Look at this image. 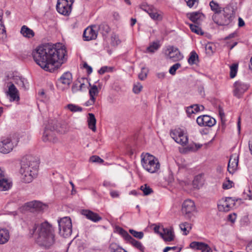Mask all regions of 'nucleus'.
<instances>
[{
  "instance_id": "f257e3e1",
  "label": "nucleus",
  "mask_w": 252,
  "mask_h": 252,
  "mask_svg": "<svg viewBox=\"0 0 252 252\" xmlns=\"http://www.w3.org/2000/svg\"><path fill=\"white\" fill-rule=\"evenodd\" d=\"M65 47L62 44H44L38 46L32 52L35 62L45 71L52 72L66 60Z\"/></svg>"
},
{
  "instance_id": "f03ea898",
  "label": "nucleus",
  "mask_w": 252,
  "mask_h": 252,
  "mask_svg": "<svg viewBox=\"0 0 252 252\" xmlns=\"http://www.w3.org/2000/svg\"><path fill=\"white\" fill-rule=\"evenodd\" d=\"M30 234L34 237L36 243L40 247L49 249L55 243V234L52 225L47 221L40 224L35 223L30 230Z\"/></svg>"
},
{
  "instance_id": "7ed1b4c3",
  "label": "nucleus",
  "mask_w": 252,
  "mask_h": 252,
  "mask_svg": "<svg viewBox=\"0 0 252 252\" xmlns=\"http://www.w3.org/2000/svg\"><path fill=\"white\" fill-rule=\"evenodd\" d=\"M39 162L35 157L28 155L24 157L21 161L20 173L22 181L25 183H31L38 174Z\"/></svg>"
},
{
  "instance_id": "20e7f679",
  "label": "nucleus",
  "mask_w": 252,
  "mask_h": 252,
  "mask_svg": "<svg viewBox=\"0 0 252 252\" xmlns=\"http://www.w3.org/2000/svg\"><path fill=\"white\" fill-rule=\"evenodd\" d=\"M235 11L233 6L228 5L223 9V13L213 14L212 19L214 22L219 26H227L233 20Z\"/></svg>"
},
{
  "instance_id": "39448f33",
  "label": "nucleus",
  "mask_w": 252,
  "mask_h": 252,
  "mask_svg": "<svg viewBox=\"0 0 252 252\" xmlns=\"http://www.w3.org/2000/svg\"><path fill=\"white\" fill-rule=\"evenodd\" d=\"M53 123L49 124L46 126L42 136V140L44 142H50L56 143L58 141V139L56 136L55 132L60 134H65L68 131V129L66 127H56L54 126H52Z\"/></svg>"
},
{
  "instance_id": "423d86ee",
  "label": "nucleus",
  "mask_w": 252,
  "mask_h": 252,
  "mask_svg": "<svg viewBox=\"0 0 252 252\" xmlns=\"http://www.w3.org/2000/svg\"><path fill=\"white\" fill-rule=\"evenodd\" d=\"M141 164L146 170L152 173L157 172L160 168L158 159L148 153L143 156Z\"/></svg>"
},
{
  "instance_id": "0eeeda50",
  "label": "nucleus",
  "mask_w": 252,
  "mask_h": 252,
  "mask_svg": "<svg viewBox=\"0 0 252 252\" xmlns=\"http://www.w3.org/2000/svg\"><path fill=\"white\" fill-rule=\"evenodd\" d=\"M170 134L176 142L182 146L186 145L188 143L187 133L183 129L180 127H176L171 129Z\"/></svg>"
},
{
  "instance_id": "6e6552de",
  "label": "nucleus",
  "mask_w": 252,
  "mask_h": 252,
  "mask_svg": "<svg viewBox=\"0 0 252 252\" xmlns=\"http://www.w3.org/2000/svg\"><path fill=\"white\" fill-rule=\"evenodd\" d=\"M59 233L64 237L69 236L72 233V223L68 217H64L58 220Z\"/></svg>"
},
{
  "instance_id": "1a4fd4ad",
  "label": "nucleus",
  "mask_w": 252,
  "mask_h": 252,
  "mask_svg": "<svg viewBox=\"0 0 252 252\" xmlns=\"http://www.w3.org/2000/svg\"><path fill=\"white\" fill-rule=\"evenodd\" d=\"M18 141L11 137L4 138L0 142V152L7 154L10 152L17 144Z\"/></svg>"
},
{
  "instance_id": "9d476101",
  "label": "nucleus",
  "mask_w": 252,
  "mask_h": 252,
  "mask_svg": "<svg viewBox=\"0 0 252 252\" xmlns=\"http://www.w3.org/2000/svg\"><path fill=\"white\" fill-rule=\"evenodd\" d=\"M73 0H58L57 10L63 15H68L72 9Z\"/></svg>"
},
{
  "instance_id": "9b49d317",
  "label": "nucleus",
  "mask_w": 252,
  "mask_h": 252,
  "mask_svg": "<svg viewBox=\"0 0 252 252\" xmlns=\"http://www.w3.org/2000/svg\"><path fill=\"white\" fill-rule=\"evenodd\" d=\"M181 211L186 217L190 218L193 213L196 212L194 202L190 199L185 200L182 205Z\"/></svg>"
},
{
  "instance_id": "f8f14e48",
  "label": "nucleus",
  "mask_w": 252,
  "mask_h": 252,
  "mask_svg": "<svg viewBox=\"0 0 252 252\" xmlns=\"http://www.w3.org/2000/svg\"><path fill=\"white\" fill-rule=\"evenodd\" d=\"M167 59H169L173 62H177L183 59V56L181 53L179 49L173 46H169L165 52Z\"/></svg>"
},
{
  "instance_id": "ddd939ff",
  "label": "nucleus",
  "mask_w": 252,
  "mask_h": 252,
  "mask_svg": "<svg viewBox=\"0 0 252 252\" xmlns=\"http://www.w3.org/2000/svg\"><path fill=\"white\" fill-rule=\"evenodd\" d=\"M23 208L25 210L34 212L43 210L46 208V205L40 201L34 200L25 203Z\"/></svg>"
},
{
  "instance_id": "4468645a",
  "label": "nucleus",
  "mask_w": 252,
  "mask_h": 252,
  "mask_svg": "<svg viewBox=\"0 0 252 252\" xmlns=\"http://www.w3.org/2000/svg\"><path fill=\"white\" fill-rule=\"evenodd\" d=\"M235 200L232 197H226L220 201L218 205L220 211L228 212L234 205Z\"/></svg>"
},
{
  "instance_id": "2eb2a0df",
  "label": "nucleus",
  "mask_w": 252,
  "mask_h": 252,
  "mask_svg": "<svg viewBox=\"0 0 252 252\" xmlns=\"http://www.w3.org/2000/svg\"><path fill=\"white\" fill-rule=\"evenodd\" d=\"M97 25H93L87 28L84 32L83 37L87 41L95 39L97 35Z\"/></svg>"
},
{
  "instance_id": "dca6fc26",
  "label": "nucleus",
  "mask_w": 252,
  "mask_h": 252,
  "mask_svg": "<svg viewBox=\"0 0 252 252\" xmlns=\"http://www.w3.org/2000/svg\"><path fill=\"white\" fill-rule=\"evenodd\" d=\"M234 89L233 90L234 95L238 98L241 95L248 89L249 86L241 81H236L234 84Z\"/></svg>"
},
{
  "instance_id": "f3484780",
  "label": "nucleus",
  "mask_w": 252,
  "mask_h": 252,
  "mask_svg": "<svg viewBox=\"0 0 252 252\" xmlns=\"http://www.w3.org/2000/svg\"><path fill=\"white\" fill-rule=\"evenodd\" d=\"M196 122L200 126L211 127L215 124L216 120L208 115H203L197 118Z\"/></svg>"
},
{
  "instance_id": "a211bd4d",
  "label": "nucleus",
  "mask_w": 252,
  "mask_h": 252,
  "mask_svg": "<svg viewBox=\"0 0 252 252\" xmlns=\"http://www.w3.org/2000/svg\"><path fill=\"white\" fill-rule=\"evenodd\" d=\"M239 157L237 154L232 155L229 158L227 170L230 173H233L237 169Z\"/></svg>"
},
{
  "instance_id": "6ab92c4d",
  "label": "nucleus",
  "mask_w": 252,
  "mask_h": 252,
  "mask_svg": "<svg viewBox=\"0 0 252 252\" xmlns=\"http://www.w3.org/2000/svg\"><path fill=\"white\" fill-rule=\"evenodd\" d=\"M189 246L192 249L201 250L202 252H212L209 245L203 242H192Z\"/></svg>"
},
{
  "instance_id": "aec40b11",
  "label": "nucleus",
  "mask_w": 252,
  "mask_h": 252,
  "mask_svg": "<svg viewBox=\"0 0 252 252\" xmlns=\"http://www.w3.org/2000/svg\"><path fill=\"white\" fill-rule=\"evenodd\" d=\"M160 236L165 242H171L174 240L175 235L172 228H162V231L160 232Z\"/></svg>"
},
{
  "instance_id": "412c9836",
  "label": "nucleus",
  "mask_w": 252,
  "mask_h": 252,
  "mask_svg": "<svg viewBox=\"0 0 252 252\" xmlns=\"http://www.w3.org/2000/svg\"><path fill=\"white\" fill-rule=\"evenodd\" d=\"M187 16L190 21L197 24H199L205 18L204 15L199 12L188 13Z\"/></svg>"
},
{
  "instance_id": "4be33fe9",
  "label": "nucleus",
  "mask_w": 252,
  "mask_h": 252,
  "mask_svg": "<svg viewBox=\"0 0 252 252\" xmlns=\"http://www.w3.org/2000/svg\"><path fill=\"white\" fill-rule=\"evenodd\" d=\"M11 186V183L5 177L4 172L0 168V190H7Z\"/></svg>"
},
{
  "instance_id": "5701e85b",
  "label": "nucleus",
  "mask_w": 252,
  "mask_h": 252,
  "mask_svg": "<svg viewBox=\"0 0 252 252\" xmlns=\"http://www.w3.org/2000/svg\"><path fill=\"white\" fill-rule=\"evenodd\" d=\"M141 8L147 12L150 17L154 20H161L162 18V15L159 14L158 11L154 7H148L146 9Z\"/></svg>"
},
{
  "instance_id": "b1692460",
  "label": "nucleus",
  "mask_w": 252,
  "mask_h": 252,
  "mask_svg": "<svg viewBox=\"0 0 252 252\" xmlns=\"http://www.w3.org/2000/svg\"><path fill=\"white\" fill-rule=\"evenodd\" d=\"M82 214L88 219L94 222H97L102 220V218L99 216L98 214L94 213L90 210H83Z\"/></svg>"
},
{
  "instance_id": "393cba45",
  "label": "nucleus",
  "mask_w": 252,
  "mask_h": 252,
  "mask_svg": "<svg viewBox=\"0 0 252 252\" xmlns=\"http://www.w3.org/2000/svg\"><path fill=\"white\" fill-rule=\"evenodd\" d=\"M72 81V74L69 72L64 73L58 80V83H62L67 87L71 84Z\"/></svg>"
},
{
  "instance_id": "a878e982",
  "label": "nucleus",
  "mask_w": 252,
  "mask_h": 252,
  "mask_svg": "<svg viewBox=\"0 0 252 252\" xmlns=\"http://www.w3.org/2000/svg\"><path fill=\"white\" fill-rule=\"evenodd\" d=\"M8 94L10 96V101H18L19 100L18 91L13 84H11L9 86Z\"/></svg>"
},
{
  "instance_id": "bb28decb",
  "label": "nucleus",
  "mask_w": 252,
  "mask_h": 252,
  "mask_svg": "<svg viewBox=\"0 0 252 252\" xmlns=\"http://www.w3.org/2000/svg\"><path fill=\"white\" fill-rule=\"evenodd\" d=\"M10 238L9 231L6 228H0V244L6 243Z\"/></svg>"
},
{
  "instance_id": "cd10ccee",
  "label": "nucleus",
  "mask_w": 252,
  "mask_h": 252,
  "mask_svg": "<svg viewBox=\"0 0 252 252\" xmlns=\"http://www.w3.org/2000/svg\"><path fill=\"white\" fill-rule=\"evenodd\" d=\"M88 117L87 119V122L88 124V127L93 131L95 132L96 131V119L94 114L89 113Z\"/></svg>"
},
{
  "instance_id": "c85d7f7f",
  "label": "nucleus",
  "mask_w": 252,
  "mask_h": 252,
  "mask_svg": "<svg viewBox=\"0 0 252 252\" xmlns=\"http://www.w3.org/2000/svg\"><path fill=\"white\" fill-rule=\"evenodd\" d=\"M20 32L24 37L29 38L33 37L34 35L33 31L26 26L22 27Z\"/></svg>"
},
{
  "instance_id": "c756f323",
  "label": "nucleus",
  "mask_w": 252,
  "mask_h": 252,
  "mask_svg": "<svg viewBox=\"0 0 252 252\" xmlns=\"http://www.w3.org/2000/svg\"><path fill=\"white\" fill-rule=\"evenodd\" d=\"M211 9L214 12V14H219L221 11V7L220 4L214 0H212L209 3Z\"/></svg>"
},
{
  "instance_id": "7c9ffc66",
  "label": "nucleus",
  "mask_w": 252,
  "mask_h": 252,
  "mask_svg": "<svg viewBox=\"0 0 252 252\" xmlns=\"http://www.w3.org/2000/svg\"><path fill=\"white\" fill-rule=\"evenodd\" d=\"M188 62L190 65L196 64L198 62V56L194 51L190 52Z\"/></svg>"
},
{
  "instance_id": "2f4dec72",
  "label": "nucleus",
  "mask_w": 252,
  "mask_h": 252,
  "mask_svg": "<svg viewBox=\"0 0 252 252\" xmlns=\"http://www.w3.org/2000/svg\"><path fill=\"white\" fill-rule=\"evenodd\" d=\"M110 28L108 25L103 23L97 26V30L103 35L107 34L110 32Z\"/></svg>"
},
{
  "instance_id": "473e14b6",
  "label": "nucleus",
  "mask_w": 252,
  "mask_h": 252,
  "mask_svg": "<svg viewBox=\"0 0 252 252\" xmlns=\"http://www.w3.org/2000/svg\"><path fill=\"white\" fill-rule=\"evenodd\" d=\"M180 228L184 232V234L187 235L191 229L190 223L185 222L180 224Z\"/></svg>"
},
{
  "instance_id": "72a5a7b5",
  "label": "nucleus",
  "mask_w": 252,
  "mask_h": 252,
  "mask_svg": "<svg viewBox=\"0 0 252 252\" xmlns=\"http://www.w3.org/2000/svg\"><path fill=\"white\" fill-rule=\"evenodd\" d=\"M160 44L158 41L154 42L147 48L146 50L148 53H154L156 51L158 50Z\"/></svg>"
},
{
  "instance_id": "f704fd0d",
  "label": "nucleus",
  "mask_w": 252,
  "mask_h": 252,
  "mask_svg": "<svg viewBox=\"0 0 252 252\" xmlns=\"http://www.w3.org/2000/svg\"><path fill=\"white\" fill-rule=\"evenodd\" d=\"M90 88L89 89L90 97L95 98L98 95L99 90L96 85L91 86L90 84Z\"/></svg>"
},
{
  "instance_id": "c9c22d12",
  "label": "nucleus",
  "mask_w": 252,
  "mask_h": 252,
  "mask_svg": "<svg viewBox=\"0 0 252 252\" xmlns=\"http://www.w3.org/2000/svg\"><path fill=\"white\" fill-rule=\"evenodd\" d=\"M14 82L19 87H21L24 90L27 89L26 84H25V80L24 78L20 77H16L13 79Z\"/></svg>"
},
{
  "instance_id": "e433bc0d",
  "label": "nucleus",
  "mask_w": 252,
  "mask_h": 252,
  "mask_svg": "<svg viewBox=\"0 0 252 252\" xmlns=\"http://www.w3.org/2000/svg\"><path fill=\"white\" fill-rule=\"evenodd\" d=\"M65 108L68 109L72 112H81L83 110L81 107H80L77 105L74 104H68L65 107Z\"/></svg>"
},
{
  "instance_id": "4c0bfd02",
  "label": "nucleus",
  "mask_w": 252,
  "mask_h": 252,
  "mask_svg": "<svg viewBox=\"0 0 252 252\" xmlns=\"http://www.w3.org/2000/svg\"><path fill=\"white\" fill-rule=\"evenodd\" d=\"M119 233L123 236V237L127 242H129L133 238L126 230L122 228H119L118 229Z\"/></svg>"
},
{
  "instance_id": "58836bf2",
  "label": "nucleus",
  "mask_w": 252,
  "mask_h": 252,
  "mask_svg": "<svg viewBox=\"0 0 252 252\" xmlns=\"http://www.w3.org/2000/svg\"><path fill=\"white\" fill-rule=\"evenodd\" d=\"M140 189L143 191L144 195H148L153 192L152 189L147 184L141 186Z\"/></svg>"
},
{
  "instance_id": "ea45409f",
  "label": "nucleus",
  "mask_w": 252,
  "mask_h": 252,
  "mask_svg": "<svg viewBox=\"0 0 252 252\" xmlns=\"http://www.w3.org/2000/svg\"><path fill=\"white\" fill-rule=\"evenodd\" d=\"M238 65L237 63H233L230 66V77L231 78L235 77L238 71Z\"/></svg>"
},
{
  "instance_id": "a19ab883",
  "label": "nucleus",
  "mask_w": 252,
  "mask_h": 252,
  "mask_svg": "<svg viewBox=\"0 0 252 252\" xmlns=\"http://www.w3.org/2000/svg\"><path fill=\"white\" fill-rule=\"evenodd\" d=\"M129 243H130L134 247L139 249L141 251H144V247H143L141 243L135 240L134 238H132Z\"/></svg>"
},
{
  "instance_id": "79ce46f5",
  "label": "nucleus",
  "mask_w": 252,
  "mask_h": 252,
  "mask_svg": "<svg viewBox=\"0 0 252 252\" xmlns=\"http://www.w3.org/2000/svg\"><path fill=\"white\" fill-rule=\"evenodd\" d=\"M189 27H190V29L191 30V31L194 32V33H196L198 34H203V32H202V30L198 26L196 25H194V24H189Z\"/></svg>"
},
{
  "instance_id": "37998d69",
  "label": "nucleus",
  "mask_w": 252,
  "mask_h": 252,
  "mask_svg": "<svg viewBox=\"0 0 252 252\" xmlns=\"http://www.w3.org/2000/svg\"><path fill=\"white\" fill-rule=\"evenodd\" d=\"M148 72V70L147 68L145 67H142L141 68L140 73L138 74L139 79L141 80H145L147 78Z\"/></svg>"
},
{
  "instance_id": "c03bdc74",
  "label": "nucleus",
  "mask_w": 252,
  "mask_h": 252,
  "mask_svg": "<svg viewBox=\"0 0 252 252\" xmlns=\"http://www.w3.org/2000/svg\"><path fill=\"white\" fill-rule=\"evenodd\" d=\"M129 233L132 235L134 237L141 239H142L144 236V234L142 232L140 231H136L133 229H129Z\"/></svg>"
},
{
  "instance_id": "a18cd8bd",
  "label": "nucleus",
  "mask_w": 252,
  "mask_h": 252,
  "mask_svg": "<svg viewBox=\"0 0 252 252\" xmlns=\"http://www.w3.org/2000/svg\"><path fill=\"white\" fill-rule=\"evenodd\" d=\"M143 88V86L141 83L136 82L134 84L133 87V92L136 94H139Z\"/></svg>"
},
{
  "instance_id": "49530a36",
  "label": "nucleus",
  "mask_w": 252,
  "mask_h": 252,
  "mask_svg": "<svg viewBox=\"0 0 252 252\" xmlns=\"http://www.w3.org/2000/svg\"><path fill=\"white\" fill-rule=\"evenodd\" d=\"M181 66V64L180 63H176L171 66L169 70V72L172 75L176 74V70Z\"/></svg>"
},
{
  "instance_id": "de8ad7c7",
  "label": "nucleus",
  "mask_w": 252,
  "mask_h": 252,
  "mask_svg": "<svg viewBox=\"0 0 252 252\" xmlns=\"http://www.w3.org/2000/svg\"><path fill=\"white\" fill-rule=\"evenodd\" d=\"M185 1L187 5L190 8L193 6H197L199 2V0H185Z\"/></svg>"
},
{
  "instance_id": "09e8293b",
  "label": "nucleus",
  "mask_w": 252,
  "mask_h": 252,
  "mask_svg": "<svg viewBox=\"0 0 252 252\" xmlns=\"http://www.w3.org/2000/svg\"><path fill=\"white\" fill-rule=\"evenodd\" d=\"M90 161L92 162H98V163H102L103 162V160L97 156H92L90 158Z\"/></svg>"
},
{
  "instance_id": "8fccbe9b",
  "label": "nucleus",
  "mask_w": 252,
  "mask_h": 252,
  "mask_svg": "<svg viewBox=\"0 0 252 252\" xmlns=\"http://www.w3.org/2000/svg\"><path fill=\"white\" fill-rule=\"evenodd\" d=\"M192 106L194 113L203 111L204 109V107L202 105L194 104L192 105Z\"/></svg>"
},
{
  "instance_id": "3c124183",
  "label": "nucleus",
  "mask_w": 252,
  "mask_h": 252,
  "mask_svg": "<svg viewBox=\"0 0 252 252\" xmlns=\"http://www.w3.org/2000/svg\"><path fill=\"white\" fill-rule=\"evenodd\" d=\"M7 37L5 28L0 29V39L4 41Z\"/></svg>"
},
{
  "instance_id": "603ef678",
  "label": "nucleus",
  "mask_w": 252,
  "mask_h": 252,
  "mask_svg": "<svg viewBox=\"0 0 252 252\" xmlns=\"http://www.w3.org/2000/svg\"><path fill=\"white\" fill-rule=\"evenodd\" d=\"M111 42L113 45H117L120 43L118 36L116 34H113L111 36Z\"/></svg>"
},
{
  "instance_id": "864d4df0",
  "label": "nucleus",
  "mask_w": 252,
  "mask_h": 252,
  "mask_svg": "<svg viewBox=\"0 0 252 252\" xmlns=\"http://www.w3.org/2000/svg\"><path fill=\"white\" fill-rule=\"evenodd\" d=\"M233 182L228 180L226 183H224L222 185L223 189H229L232 187Z\"/></svg>"
},
{
  "instance_id": "5fc2aeb1",
  "label": "nucleus",
  "mask_w": 252,
  "mask_h": 252,
  "mask_svg": "<svg viewBox=\"0 0 252 252\" xmlns=\"http://www.w3.org/2000/svg\"><path fill=\"white\" fill-rule=\"evenodd\" d=\"M96 99L95 98L90 97V99L85 103V106H90L94 104Z\"/></svg>"
},
{
  "instance_id": "6e6d98bb",
  "label": "nucleus",
  "mask_w": 252,
  "mask_h": 252,
  "mask_svg": "<svg viewBox=\"0 0 252 252\" xmlns=\"http://www.w3.org/2000/svg\"><path fill=\"white\" fill-rule=\"evenodd\" d=\"M236 219V215L235 213L229 214L228 216V219L232 223H234Z\"/></svg>"
},
{
  "instance_id": "4d7b16f0",
  "label": "nucleus",
  "mask_w": 252,
  "mask_h": 252,
  "mask_svg": "<svg viewBox=\"0 0 252 252\" xmlns=\"http://www.w3.org/2000/svg\"><path fill=\"white\" fill-rule=\"evenodd\" d=\"M109 69L110 68H108L107 66H103L98 70V73L100 74H103L106 72L108 71V69Z\"/></svg>"
},
{
  "instance_id": "13d9d810",
  "label": "nucleus",
  "mask_w": 252,
  "mask_h": 252,
  "mask_svg": "<svg viewBox=\"0 0 252 252\" xmlns=\"http://www.w3.org/2000/svg\"><path fill=\"white\" fill-rule=\"evenodd\" d=\"M83 67L87 69V72L88 74H91L92 72V68L90 66H89L86 63H84L83 64Z\"/></svg>"
},
{
  "instance_id": "bf43d9fd",
  "label": "nucleus",
  "mask_w": 252,
  "mask_h": 252,
  "mask_svg": "<svg viewBox=\"0 0 252 252\" xmlns=\"http://www.w3.org/2000/svg\"><path fill=\"white\" fill-rule=\"evenodd\" d=\"M79 91V86L77 83L74 84L72 86V91L73 93H76Z\"/></svg>"
},
{
  "instance_id": "052dcab7",
  "label": "nucleus",
  "mask_w": 252,
  "mask_h": 252,
  "mask_svg": "<svg viewBox=\"0 0 252 252\" xmlns=\"http://www.w3.org/2000/svg\"><path fill=\"white\" fill-rule=\"evenodd\" d=\"M110 195L113 198L118 197L119 196V192L115 190L111 191L110 192Z\"/></svg>"
},
{
  "instance_id": "680f3d73",
  "label": "nucleus",
  "mask_w": 252,
  "mask_h": 252,
  "mask_svg": "<svg viewBox=\"0 0 252 252\" xmlns=\"http://www.w3.org/2000/svg\"><path fill=\"white\" fill-rule=\"evenodd\" d=\"M157 76L160 79H163L165 77V73L164 72H159L157 74Z\"/></svg>"
},
{
  "instance_id": "e2e57ef3",
  "label": "nucleus",
  "mask_w": 252,
  "mask_h": 252,
  "mask_svg": "<svg viewBox=\"0 0 252 252\" xmlns=\"http://www.w3.org/2000/svg\"><path fill=\"white\" fill-rule=\"evenodd\" d=\"M187 113L189 115H191L193 113H194L193 111V107L192 106V105L190 106L189 107H188L187 108V111H186Z\"/></svg>"
},
{
  "instance_id": "0e129e2a",
  "label": "nucleus",
  "mask_w": 252,
  "mask_h": 252,
  "mask_svg": "<svg viewBox=\"0 0 252 252\" xmlns=\"http://www.w3.org/2000/svg\"><path fill=\"white\" fill-rule=\"evenodd\" d=\"M220 115L221 121V124L223 125L225 123V121L223 120L224 118V114L221 110H220Z\"/></svg>"
},
{
  "instance_id": "69168bd1",
  "label": "nucleus",
  "mask_w": 252,
  "mask_h": 252,
  "mask_svg": "<svg viewBox=\"0 0 252 252\" xmlns=\"http://www.w3.org/2000/svg\"><path fill=\"white\" fill-rule=\"evenodd\" d=\"M176 247H166L165 248L163 251V252H167L168 251L171 250H175L176 249Z\"/></svg>"
},
{
  "instance_id": "338daca9",
  "label": "nucleus",
  "mask_w": 252,
  "mask_h": 252,
  "mask_svg": "<svg viewBox=\"0 0 252 252\" xmlns=\"http://www.w3.org/2000/svg\"><path fill=\"white\" fill-rule=\"evenodd\" d=\"M247 191H248L250 193H249V194H248V193H247L246 192V191H244V194H247V196L249 197V199L250 200L252 199V193H251V190H250V189L249 188V189H247Z\"/></svg>"
},
{
  "instance_id": "774afa93",
  "label": "nucleus",
  "mask_w": 252,
  "mask_h": 252,
  "mask_svg": "<svg viewBox=\"0 0 252 252\" xmlns=\"http://www.w3.org/2000/svg\"><path fill=\"white\" fill-rule=\"evenodd\" d=\"M245 25V22L241 18L238 19V25L239 27H243Z\"/></svg>"
}]
</instances>
